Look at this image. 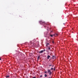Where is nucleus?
Listing matches in <instances>:
<instances>
[{
	"instance_id": "1",
	"label": "nucleus",
	"mask_w": 78,
	"mask_h": 78,
	"mask_svg": "<svg viewBox=\"0 0 78 78\" xmlns=\"http://www.w3.org/2000/svg\"><path fill=\"white\" fill-rule=\"evenodd\" d=\"M47 71L48 73H49L50 75H51L52 74V72H51V70H50L48 69Z\"/></svg>"
},
{
	"instance_id": "2",
	"label": "nucleus",
	"mask_w": 78,
	"mask_h": 78,
	"mask_svg": "<svg viewBox=\"0 0 78 78\" xmlns=\"http://www.w3.org/2000/svg\"><path fill=\"white\" fill-rule=\"evenodd\" d=\"M39 23H40V24H45V22H44L42 21H39Z\"/></svg>"
},
{
	"instance_id": "3",
	"label": "nucleus",
	"mask_w": 78,
	"mask_h": 78,
	"mask_svg": "<svg viewBox=\"0 0 78 78\" xmlns=\"http://www.w3.org/2000/svg\"><path fill=\"white\" fill-rule=\"evenodd\" d=\"M52 59H55L56 58V57L55 55H52Z\"/></svg>"
},
{
	"instance_id": "4",
	"label": "nucleus",
	"mask_w": 78,
	"mask_h": 78,
	"mask_svg": "<svg viewBox=\"0 0 78 78\" xmlns=\"http://www.w3.org/2000/svg\"><path fill=\"white\" fill-rule=\"evenodd\" d=\"M50 58V55H48L47 56V59H49V58Z\"/></svg>"
},
{
	"instance_id": "5",
	"label": "nucleus",
	"mask_w": 78,
	"mask_h": 78,
	"mask_svg": "<svg viewBox=\"0 0 78 78\" xmlns=\"http://www.w3.org/2000/svg\"><path fill=\"white\" fill-rule=\"evenodd\" d=\"M44 52L43 51V50L40 51V52H39V53H43Z\"/></svg>"
},
{
	"instance_id": "6",
	"label": "nucleus",
	"mask_w": 78,
	"mask_h": 78,
	"mask_svg": "<svg viewBox=\"0 0 78 78\" xmlns=\"http://www.w3.org/2000/svg\"><path fill=\"white\" fill-rule=\"evenodd\" d=\"M9 75H7V76H6V78H9Z\"/></svg>"
},
{
	"instance_id": "7",
	"label": "nucleus",
	"mask_w": 78,
	"mask_h": 78,
	"mask_svg": "<svg viewBox=\"0 0 78 78\" xmlns=\"http://www.w3.org/2000/svg\"><path fill=\"white\" fill-rule=\"evenodd\" d=\"M44 76L45 77H47V74H45L44 75Z\"/></svg>"
},
{
	"instance_id": "8",
	"label": "nucleus",
	"mask_w": 78,
	"mask_h": 78,
	"mask_svg": "<svg viewBox=\"0 0 78 78\" xmlns=\"http://www.w3.org/2000/svg\"><path fill=\"white\" fill-rule=\"evenodd\" d=\"M37 58L38 59H39V58H40V56H39Z\"/></svg>"
},
{
	"instance_id": "9",
	"label": "nucleus",
	"mask_w": 78,
	"mask_h": 78,
	"mask_svg": "<svg viewBox=\"0 0 78 78\" xmlns=\"http://www.w3.org/2000/svg\"><path fill=\"white\" fill-rule=\"evenodd\" d=\"M51 70H53V68H51Z\"/></svg>"
},
{
	"instance_id": "10",
	"label": "nucleus",
	"mask_w": 78,
	"mask_h": 78,
	"mask_svg": "<svg viewBox=\"0 0 78 78\" xmlns=\"http://www.w3.org/2000/svg\"><path fill=\"white\" fill-rule=\"evenodd\" d=\"M53 35H50V36H51V37H53Z\"/></svg>"
},
{
	"instance_id": "11",
	"label": "nucleus",
	"mask_w": 78,
	"mask_h": 78,
	"mask_svg": "<svg viewBox=\"0 0 78 78\" xmlns=\"http://www.w3.org/2000/svg\"><path fill=\"white\" fill-rule=\"evenodd\" d=\"M46 46L47 47H48V46L47 44H46Z\"/></svg>"
},
{
	"instance_id": "12",
	"label": "nucleus",
	"mask_w": 78,
	"mask_h": 78,
	"mask_svg": "<svg viewBox=\"0 0 78 78\" xmlns=\"http://www.w3.org/2000/svg\"><path fill=\"white\" fill-rule=\"evenodd\" d=\"M48 48V50H50V49H51L50 48Z\"/></svg>"
},
{
	"instance_id": "13",
	"label": "nucleus",
	"mask_w": 78,
	"mask_h": 78,
	"mask_svg": "<svg viewBox=\"0 0 78 78\" xmlns=\"http://www.w3.org/2000/svg\"><path fill=\"white\" fill-rule=\"evenodd\" d=\"M44 73H47V71H45V72H44Z\"/></svg>"
},
{
	"instance_id": "14",
	"label": "nucleus",
	"mask_w": 78,
	"mask_h": 78,
	"mask_svg": "<svg viewBox=\"0 0 78 78\" xmlns=\"http://www.w3.org/2000/svg\"><path fill=\"white\" fill-rule=\"evenodd\" d=\"M43 52L44 51H45V49H44V50H43Z\"/></svg>"
},
{
	"instance_id": "15",
	"label": "nucleus",
	"mask_w": 78,
	"mask_h": 78,
	"mask_svg": "<svg viewBox=\"0 0 78 78\" xmlns=\"http://www.w3.org/2000/svg\"><path fill=\"white\" fill-rule=\"evenodd\" d=\"M49 43H47V45H49Z\"/></svg>"
},
{
	"instance_id": "16",
	"label": "nucleus",
	"mask_w": 78,
	"mask_h": 78,
	"mask_svg": "<svg viewBox=\"0 0 78 78\" xmlns=\"http://www.w3.org/2000/svg\"><path fill=\"white\" fill-rule=\"evenodd\" d=\"M49 66H51V65H49Z\"/></svg>"
},
{
	"instance_id": "17",
	"label": "nucleus",
	"mask_w": 78,
	"mask_h": 78,
	"mask_svg": "<svg viewBox=\"0 0 78 78\" xmlns=\"http://www.w3.org/2000/svg\"><path fill=\"white\" fill-rule=\"evenodd\" d=\"M55 68H54V71H55Z\"/></svg>"
},
{
	"instance_id": "18",
	"label": "nucleus",
	"mask_w": 78,
	"mask_h": 78,
	"mask_svg": "<svg viewBox=\"0 0 78 78\" xmlns=\"http://www.w3.org/2000/svg\"><path fill=\"white\" fill-rule=\"evenodd\" d=\"M52 42L53 43V44L54 43V41H52Z\"/></svg>"
},
{
	"instance_id": "19",
	"label": "nucleus",
	"mask_w": 78,
	"mask_h": 78,
	"mask_svg": "<svg viewBox=\"0 0 78 78\" xmlns=\"http://www.w3.org/2000/svg\"><path fill=\"white\" fill-rule=\"evenodd\" d=\"M33 78H36V77H33Z\"/></svg>"
},
{
	"instance_id": "20",
	"label": "nucleus",
	"mask_w": 78,
	"mask_h": 78,
	"mask_svg": "<svg viewBox=\"0 0 78 78\" xmlns=\"http://www.w3.org/2000/svg\"><path fill=\"white\" fill-rule=\"evenodd\" d=\"M42 77V76H40V77Z\"/></svg>"
},
{
	"instance_id": "21",
	"label": "nucleus",
	"mask_w": 78,
	"mask_h": 78,
	"mask_svg": "<svg viewBox=\"0 0 78 78\" xmlns=\"http://www.w3.org/2000/svg\"><path fill=\"white\" fill-rule=\"evenodd\" d=\"M56 36H58V34H56Z\"/></svg>"
},
{
	"instance_id": "22",
	"label": "nucleus",
	"mask_w": 78,
	"mask_h": 78,
	"mask_svg": "<svg viewBox=\"0 0 78 78\" xmlns=\"http://www.w3.org/2000/svg\"><path fill=\"white\" fill-rule=\"evenodd\" d=\"M52 67H53V66H54V65H52Z\"/></svg>"
},
{
	"instance_id": "23",
	"label": "nucleus",
	"mask_w": 78,
	"mask_h": 78,
	"mask_svg": "<svg viewBox=\"0 0 78 78\" xmlns=\"http://www.w3.org/2000/svg\"><path fill=\"white\" fill-rule=\"evenodd\" d=\"M63 25H65V23H64Z\"/></svg>"
},
{
	"instance_id": "24",
	"label": "nucleus",
	"mask_w": 78,
	"mask_h": 78,
	"mask_svg": "<svg viewBox=\"0 0 78 78\" xmlns=\"http://www.w3.org/2000/svg\"><path fill=\"white\" fill-rule=\"evenodd\" d=\"M37 60H39V59H38V58H37Z\"/></svg>"
},
{
	"instance_id": "25",
	"label": "nucleus",
	"mask_w": 78,
	"mask_h": 78,
	"mask_svg": "<svg viewBox=\"0 0 78 78\" xmlns=\"http://www.w3.org/2000/svg\"><path fill=\"white\" fill-rule=\"evenodd\" d=\"M0 60H1V59L0 58Z\"/></svg>"
},
{
	"instance_id": "26",
	"label": "nucleus",
	"mask_w": 78,
	"mask_h": 78,
	"mask_svg": "<svg viewBox=\"0 0 78 78\" xmlns=\"http://www.w3.org/2000/svg\"><path fill=\"white\" fill-rule=\"evenodd\" d=\"M72 30H73V28H72Z\"/></svg>"
}]
</instances>
